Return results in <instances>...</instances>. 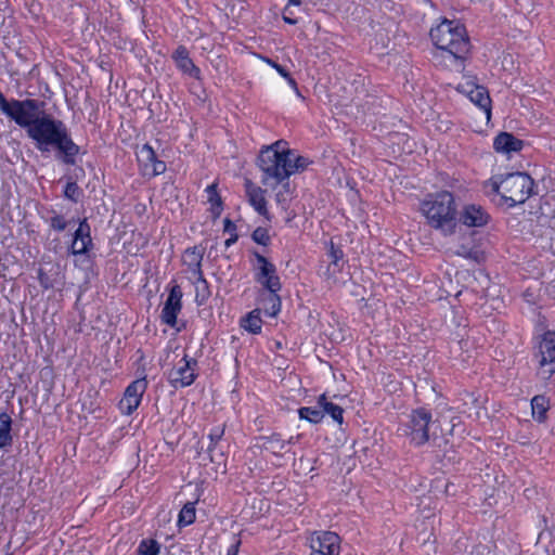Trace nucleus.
<instances>
[{
	"label": "nucleus",
	"mask_w": 555,
	"mask_h": 555,
	"mask_svg": "<svg viewBox=\"0 0 555 555\" xmlns=\"http://www.w3.org/2000/svg\"><path fill=\"white\" fill-rule=\"evenodd\" d=\"M137 158L145 176H157L166 170L165 163L156 159L155 152L149 144L142 145L137 151Z\"/></svg>",
	"instance_id": "nucleus-14"
},
{
	"label": "nucleus",
	"mask_w": 555,
	"mask_h": 555,
	"mask_svg": "<svg viewBox=\"0 0 555 555\" xmlns=\"http://www.w3.org/2000/svg\"><path fill=\"white\" fill-rule=\"evenodd\" d=\"M138 553L139 555H158L159 544L152 539L143 540L139 545Z\"/></svg>",
	"instance_id": "nucleus-29"
},
{
	"label": "nucleus",
	"mask_w": 555,
	"mask_h": 555,
	"mask_svg": "<svg viewBox=\"0 0 555 555\" xmlns=\"http://www.w3.org/2000/svg\"><path fill=\"white\" fill-rule=\"evenodd\" d=\"M262 60L268 65L273 67L282 77L287 76V70L283 66L279 65L278 63H275L274 61H272L271 59H268V57H262Z\"/></svg>",
	"instance_id": "nucleus-38"
},
{
	"label": "nucleus",
	"mask_w": 555,
	"mask_h": 555,
	"mask_svg": "<svg viewBox=\"0 0 555 555\" xmlns=\"http://www.w3.org/2000/svg\"><path fill=\"white\" fill-rule=\"evenodd\" d=\"M457 90L469 98L486 114L487 119L490 118L491 100L485 87L477 85L474 79L467 78L459 85Z\"/></svg>",
	"instance_id": "nucleus-11"
},
{
	"label": "nucleus",
	"mask_w": 555,
	"mask_h": 555,
	"mask_svg": "<svg viewBox=\"0 0 555 555\" xmlns=\"http://www.w3.org/2000/svg\"><path fill=\"white\" fill-rule=\"evenodd\" d=\"M260 302L262 305L264 313L269 317H275L281 310V305H280L278 310L274 313L272 312V310H274V309L272 308V306H273L272 302L269 300V293L261 296Z\"/></svg>",
	"instance_id": "nucleus-33"
},
{
	"label": "nucleus",
	"mask_w": 555,
	"mask_h": 555,
	"mask_svg": "<svg viewBox=\"0 0 555 555\" xmlns=\"http://www.w3.org/2000/svg\"><path fill=\"white\" fill-rule=\"evenodd\" d=\"M291 441H284L279 436L262 438L261 448L270 453L279 454Z\"/></svg>",
	"instance_id": "nucleus-24"
},
{
	"label": "nucleus",
	"mask_w": 555,
	"mask_h": 555,
	"mask_svg": "<svg viewBox=\"0 0 555 555\" xmlns=\"http://www.w3.org/2000/svg\"><path fill=\"white\" fill-rule=\"evenodd\" d=\"M242 326L251 334H258L261 331L262 321L259 317V310L249 312L242 321Z\"/></svg>",
	"instance_id": "nucleus-25"
},
{
	"label": "nucleus",
	"mask_w": 555,
	"mask_h": 555,
	"mask_svg": "<svg viewBox=\"0 0 555 555\" xmlns=\"http://www.w3.org/2000/svg\"><path fill=\"white\" fill-rule=\"evenodd\" d=\"M196 517L195 505L193 502H188L181 508L178 516V526L185 527L194 522Z\"/></svg>",
	"instance_id": "nucleus-26"
},
{
	"label": "nucleus",
	"mask_w": 555,
	"mask_h": 555,
	"mask_svg": "<svg viewBox=\"0 0 555 555\" xmlns=\"http://www.w3.org/2000/svg\"><path fill=\"white\" fill-rule=\"evenodd\" d=\"M66 220L63 217L55 216L51 219V227L55 230L62 231L66 228Z\"/></svg>",
	"instance_id": "nucleus-37"
},
{
	"label": "nucleus",
	"mask_w": 555,
	"mask_h": 555,
	"mask_svg": "<svg viewBox=\"0 0 555 555\" xmlns=\"http://www.w3.org/2000/svg\"><path fill=\"white\" fill-rule=\"evenodd\" d=\"M70 149H72V155L74 153L78 152V150H79V147L77 145H75L73 142H72Z\"/></svg>",
	"instance_id": "nucleus-45"
},
{
	"label": "nucleus",
	"mask_w": 555,
	"mask_h": 555,
	"mask_svg": "<svg viewBox=\"0 0 555 555\" xmlns=\"http://www.w3.org/2000/svg\"><path fill=\"white\" fill-rule=\"evenodd\" d=\"M196 291H197V296H199V293L202 292V301L205 300L208 296L207 294V284L205 286H203L202 284H198V280L196 279Z\"/></svg>",
	"instance_id": "nucleus-39"
},
{
	"label": "nucleus",
	"mask_w": 555,
	"mask_h": 555,
	"mask_svg": "<svg viewBox=\"0 0 555 555\" xmlns=\"http://www.w3.org/2000/svg\"><path fill=\"white\" fill-rule=\"evenodd\" d=\"M246 196L248 198L249 204L254 207V209L261 216L269 218V211L267 208V199L264 196V190L260 186L255 185L251 181L247 180L245 182Z\"/></svg>",
	"instance_id": "nucleus-18"
},
{
	"label": "nucleus",
	"mask_w": 555,
	"mask_h": 555,
	"mask_svg": "<svg viewBox=\"0 0 555 555\" xmlns=\"http://www.w3.org/2000/svg\"><path fill=\"white\" fill-rule=\"evenodd\" d=\"M256 274L255 280L263 288L269 292V300L272 302V312L274 313L280 306L279 292L282 288L280 278L276 273V268L266 257L256 255Z\"/></svg>",
	"instance_id": "nucleus-7"
},
{
	"label": "nucleus",
	"mask_w": 555,
	"mask_h": 555,
	"mask_svg": "<svg viewBox=\"0 0 555 555\" xmlns=\"http://www.w3.org/2000/svg\"><path fill=\"white\" fill-rule=\"evenodd\" d=\"M307 165V159L289 150L284 141H276L263 147L258 158L261 183L270 189H276L289 176L304 170Z\"/></svg>",
	"instance_id": "nucleus-2"
},
{
	"label": "nucleus",
	"mask_w": 555,
	"mask_h": 555,
	"mask_svg": "<svg viewBox=\"0 0 555 555\" xmlns=\"http://www.w3.org/2000/svg\"><path fill=\"white\" fill-rule=\"evenodd\" d=\"M318 403L320 408L322 409L323 414L327 413L332 416V418L337 422L338 424L343 423V409L334 404L333 402L328 401L325 395H321L318 399Z\"/></svg>",
	"instance_id": "nucleus-22"
},
{
	"label": "nucleus",
	"mask_w": 555,
	"mask_h": 555,
	"mask_svg": "<svg viewBox=\"0 0 555 555\" xmlns=\"http://www.w3.org/2000/svg\"><path fill=\"white\" fill-rule=\"evenodd\" d=\"M224 222H225V229H228L230 227L231 222L229 220H225Z\"/></svg>",
	"instance_id": "nucleus-49"
},
{
	"label": "nucleus",
	"mask_w": 555,
	"mask_h": 555,
	"mask_svg": "<svg viewBox=\"0 0 555 555\" xmlns=\"http://www.w3.org/2000/svg\"><path fill=\"white\" fill-rule=\"evenodd\" d=\"M298 413L301 420H306L314 424L320 423L324 417L322 410L317 408H300Z\"/></svg>",
	"instance_id": "nucleus-28"
},
{
	"label": "nucleus",
	"mask_w": 555,
	"mask_h": 555,
	"mask_svg": "<svg viewBox=\"0 0 555 555\" xmlns=\"http://www.w3.org/2000/svg\"><path fill=\"white\" fill-rule=\"evenodd\" d=\"M222 436H223V428H220V427L215 428L209 435V438H210L209 447L216 448V443L221 439Z\"/></svg>",
	"instance_id": "nucleus-36"
},
{
	"label": "nucleus",
	"mask_w": 555,
	"mask_h": 555,
	"mask_svg": "<svg viewBox=\"0 0 555 555\" xmlns=\"http://www.w3.org/2000/svg\"><path fill=\"white\" fill-rule=\"evenodd\" d=\"M534 360L538 375L542 378H550L555 374V331H546L537 338Z\"/></svg>",
	"instance_id": "nucleus-8"
},
{
	"label": "nucleus",
	"mask_w": 555,
	"mask_h": 555,
	"mask_svg": "<svg viewBox=\"0 0 555 555\" xmlns=\"http://www.w3.org/2000/svg\"><path fill=\"white\" fill-rule=\"evenodd\" d=\"M44 102L38 100L8 101L0 92V109L18 126L26 128L28 135L42 151L57 147L64 163H69V154L64 142L66 129L43 111Z\"/></svg>",
	"instance_id": "nucleus-1"
},
{
	"label": "nucleus",
	"mask_w": 555,
	"mask_h": 555,
	"mask_svg": "<svg viewBox=\"0 0 555 555\" xmlns=\"http://www.w3.org/2000/svg\"><path fill=\"white\" fill-rule=\"evenodd\" d=\"M283 20H284L286 23H288V24H292V25L296 24V20H293V18H291V17H288V16H286V15H284V16H283Z\"/></svg>",
	"instance_id": "nucleus-44"
},
{
	"label": "nucleus",
	"mask_w": 555,
	"mask_h": 555,
	"mask_svg": "<svg viewBox=\"0 0 555 555\" xmlns=\"http://www.w3.org/2000/svg\"><path fill=\"white\" fill-rule=\"evenodd\" d=\"M63 189H64V194H65V196H69V193H70V190H69V180H67V181L64 183Z\"/></svg>",
	"instance_id": "nucleus-43"
},
{
	"label": "nucleus",
	"mask_w": 555,
	"mask_h": 555,
	"mask_svg": "<svg viewBox=\"0 0 555 555\" xmlns=\"http://www.w3.org/2000/svg\"><path fill=\"white\" fill-rule=\"evenodd\" d=\"M197 361L184 356L169 372V383L175 388H182L192 385L197 376Z\"/></svg>",
	"instance_id": "nucleus-10"
},
{
	"label": "nucleus",
	"mask_w": 555,
	"mask_h": 555,
	"mask_svg": "<svg viewBox=\"0 0 555 555\" xmlns=\"http://www.w3.org/2000/svg\"><path fill=\"white\" fill-rule=\"evenodd\" d=\"M289 3L291 4H295V5H299L300 4V0H289Z\"/></svg>",
	"instance_id": "nucleus-48"
},
{
	"label": "nucleus",
	"mask_w": 555,
	"mask_h": 555,
	"mask_svg": "<svg viewBox=\"0 0 555 555\" xmlns=\"http://www.w3.org/2000/svg\"><path fill=\"white\" fill-rule=\"evenodd\" d=\"M460 220L466 227H483L489 221V215L479 205H467L460 215Z\"/></svg>",
	"instance_id": "nucleus-17"
},
{
	"label": "nucleus",
	"mask_w": 555,
	"mask_h": 555,
	"mask_svg": "<svg viewBox=\"0 0 555 555\" xmlns=\"http://www.w3.org/2000/svg\"><path fill=\"white\" fill-rule=\"evenodd\" d=\"M310 555H339L340 538L332 531L313 532L309 538Z\"/></svg>",
	"instance_id": "nucleus-9"
},
{
	"label": "nucleus",
	"mask_w": 555,
	"mask_h": 555,
	"mask_svg": "<svg viewBox=\"0 0 555 555\" xmlns=\"http://www.w3.org/2000/svg\"><path fill=\"white\" fill-rule=\"evenodd\" d=\"M258 234H259V230L255 231V233H254V237H255V240H256L257 242L262 243V241H261L260 238H258Z\"/></svg>",
	"instance_id": "nucleus-47"
},
{
	"label": "nucleus",
	"mask_w": 555,
	"mask_h": 555,
	"mask_svg": "<svg viewBox=\"0 0 555 555\" xmlns=\"http://www.w3.org/2000/svg\"><path fill=\"white\" fill-rule=\"evenodd\" d=\"M435 425L431 413L420 408L413 410L405 422H402L399 431L408 437L411 443L422 446L430 438V429Z\"/></svg>",
	"instance_id": "nucleus-6"
},
{
	"label": "nucleus",
	"mask_w": 555,
	"mask_h": 555,
	"mask_svg": "<svg viewBox=\"0 0 555 555\" xmlns=\"http://www.w3.org/2000/svg\"><path fill=\"white\" fill-rule=\"evenodd\" d=\"M532 416L542 423L546 420V413L550 409V401L544 396H535L531 400Z\"/></svg>",
	"instance_id": "nucleus-21"
},
{
	"label": "nucleus",
	"mask_w": 555,
	"mask_h": 555,
	"mask_svg": "<svg viewBox=\"0 0 555 555\" xmlns=\"http://www.w3.org/2000/svg\"><path fill=\"white\" fill-rule=\"evenodd\" d=\"M331 262L334 267V273H338L341 270V264L339 263L343 258V253L338 249H335L333 246L330 251Z\"/></svg>",
	"instance_id": "nucleus-34"
},
{
	"label": "nucleus",
	"mask_w": 555,
	"mask_h": 555,
	"mask_svg": "<svg viewBox=\"0 0 555 555\" xmlns=\"http://www.w3.org/2000/svg\"><path fill=\"white\" fill-rule=\"evenodd\" d=\"M280 189L275 194V201L278 204L282 205L283 208H285V204L289 196V184L286 181H283L281 184L278 185Z\"/></svg>",
	"instance_id": "nucleus-30"
},
{
	"label": "nucleus",
	"mask_w": 555,
	"mask_h": 555,
	"mask_svg": "<svg viewBox=\"0 0 555 555\" xmlns=\"http://www.w3.org/2000/svg\"><path fill=\"white\" fill-rule=\"evenodd\" d=\"M182 292L179 285H175L165 301L164 308L162 310V321L169 325L175 326L177 323V317L181 311L182 304Z\"/></svg>",
	"instance_id": "nucleus-15"
},
{
	"label": "nucleus",
	"mask_w": 555,
	"mask_h": 555,
	"mask_svg": "<svg viewBox=\"0 0 555 555\" xmlns=\"http://www.w3.org/2000/svg\"><path fill=\"white\" fill-rule=\"evenodd\" d=\"M232 243V240H228L225 244L229 246Z\"/></svg>",
	"instance_id": "nucleus-50"
},
{
	"label": "nucleus",
	"mask_w": 555,
	"mask_h": 555,
	"mask_svg": "<svg viewBox=\"0 0 555 555\" xmlns=\"http://www.w3.org/2000/svg\"><path fill=\"white\" fill-rule=\"evenodd\" d=\"M76 195V188H74V183L72 182V199H74Z\"/></svg>",
	"instance_id": "nucleus-46"
},
{
	"label": "nucleus",
	"mask_w": 555,
	"mask_h": 555,
	"mask_svg": "<svg viewBox=\"0 0 555 555\" xmlns=\"http://www.w3.org/2000/svg\"><path fill=\"white\" fill-rule=\"evenodd\" d=\"M11 417L8 414L0 415V448L11 442Z\"/></svg>",
	"instance_id": "nucleus-27"
},
{
	"label": "nucleus",
	"mask_w": 555,
	"mask_h": 555,
	"mask_svg": "<svg viewBox=\"0 0 555 555\" xmlns=\"http://www.w3.org/2000/svg\"><path fill=\"white\" fill-rule=\"evenodd\" d=\"M208 452L210 454V460L214 463H217V472L220 470L222 474L225 473V459L223 453H216V448L208 447Z\"/></svg>",
	"instance_id": "nucleus-31"
},
{
	"label": "nucleus",
	"mask_w": 555,
	"mask_h": 555,
	"mask_svg": "<svg viewBox=\"0 0 555 555\" xmlns=\"http://www.w3.org/2000/svg\"><path fill=\"white\" fill-rule=\"evenodd\" d=\"M241 543L242 542H241V539L238 538V535L233 534L232 538H231V543H230V546L228 548L227 555H237L240 546H241Z\"/></svg>",
	"instance_id": "nucleus-35"
},
{
	"label": "nucleus",
	"mask_w": 555,
	"mask_h": 555,
	"mask_svg": "<svg viewBox=\"0 0 555 555\" xmlns=\"http://www.w3.org/2000/svg\"><path fill=\"white\" fill-rule=\"evenodd\" d=\"M147 388V380L138 378L133 380L125 390L122 399L119 401V409L122 414L130 415L138 409L142 397Z\"/></svg>",
	"instance_id": "nucleus-13"
},
{
	"label": "nucleus",
	"mask_w": 555,
	"mask_h": 555,
	"mask_svg": "<svg viewBox=\"0 0 555 555\" xmlns=\"http://www.w3.org/2000/svg\"><path fill=\"white\" fill-rule=\"evenodd\" d=\"M173 60L177 66L185 74L199 78L201 70L198 67L194 65L192 60L189 56V52L184 47H179L173 53Z\"/></svg>",
	"instance_id": "nucleus-20"
},
{
	"label": "nucleus",
	"mask_w": 555,
	"mask_h": 555,
	"mask_svg": "<svg viewBox=\"0 0 555 555\" xmlns=\"http://www.w3.org/2000/svg\"><path fill=\"white\" fill-rule=\"evenodd\" d=\"M453 254L457 255V256H461V257H464V258L474 259V260H478L479 259L478 251L473 250L472 248L466 247L464 245H462L459 248L454 249Z\"/></svg>",
	"instance_id": "nucleus-32"
},
{
	"label": "nucleus",
	"mask_w": 555,
	"mask_h": 555,
	"mask_svg": "<svg viewBox=\"0 0 555 555\" xmlns=\"http://www.w3.org/2000/svg\"><path fill=\"white\" fill-rule=\"evenodd\" d=\"M421 210L430 227L441 231L444 235L455 233L457 228L456 207L450 192L443 191L428 196L423 201Z\"/></svg>",
	"instance_id": "nucleus-4"
},
{
	"label": "nucleus",
	"mask_w": 555,
	"mask_h": 555,
	"mask_svg": "<svg viewBox=\"0 0 555 555\" xmlns=\"http://www.w3.org/2000/svg\"><path fill=\"white\" fill-rule=\"evenodd\" d=\"M204 257V248L194 246L191 248H188L183 256L182 261L183 263L189 268L191 272L197 278L198 284H202L203 286L206 285V280L203 276L202 272V260Z\"/></svg>",
	"instance_id": "nucleus-16"
},
{
	"label": "nucleus",
	"mask_w": 555,
	"mask_h": 555,
	"mask_svg": "<svg viewBox=\"0 0 555 555\" xmlns=\"http://www.w3.org/2000/svg\"><path fill=\"white\" fill-rule=\"evenodd\" d=\"M336 274L337 273H334V267H333V263L331 262L328 264L326 271L324 272V275L326 276L327 280L336 281Z\"/></svg>",
	"instance_id": "nucleus-40"
},
{
	"label": "nucleus",
	"mask_w": 555,
	"mask_h": 555,
	"mask_svg": "<svg viewBox=\"0 0 555 555\" xmlns=\"http://www.w3.org/2000/svg\"><path fill=\"white\" fill-rule=\"evenodd\" d=\"M74 176L76 178V181H80L82 177H85V170L82 168H75L74 169Z\"/></svg>",
	"instance_id": "nucleus-42"
},
{
	"label": "nucleus",
	"mask_w": 555,
	"mask_h": 555,
	"mask_svg": "<svg viewBox=\"0 0 555 555\" xmlns=\"http://www.w3.org/2000/svg\"><path fill=\"white\" fill-rule=\"evenodd\" d=\"M284 79H286L287 83L292 87V89H294L297 93L299 92L298 90V86H297V82L295 81V79L289 75V73L287 72V76H283Z\"/></svg>",
	"instance_id": "nucleus-41"
},
{
	"label": "nucleus",
	"mask_w": 555,
	"mask_h": 555,
	"mask_svg": "<svg viewBox=\"0 0 555 555\" xmlns=\"http://www.w3.org/2000/svg\"><path fill=\"white\" fill-rule=\"evenodd\" d=\"M207 194V202L210 205V211L215 218L219 217L222 211L221 197L217 192V184L212 183L205 190Z\"/></svg>",
	"instance_id": "nucleus-23"
},
{
	"label": "nucleus",
	"mask_w": 555,
	"mask_h": 555,
	"mask_svg": "<svg viewBox=\"0 0 555 555\" xmlns=\"http://www.w3.org/2000/svg\"><path fill=\"white\" fill-rule=\"evenodd\" d=\"M492 191L502 195L509 205L522 204L531 194L533 181L524 172H514L506 176H495L490 179Z\"/></svg>",
	"instance_id": "nucleus-5"
},
{
	"label": "nucleus",
	"mask_w": 555,
	"mask_h": 555,
	"mask_svg": "<svg viewBox=\"0 0 555 555\" xmlns=\"http://www.w3.org/2000/svg\"><path fill=\"white\" fill-rule=\"evenodd\" d=\"M92 247V238L90 234V225L86 220L81 221L78 228L75 230L74 238L72 240V254L82 257V263L85 269L91 268V261L89 258V249Z\"/></svg>",
	"instance_id": "nucleus-12"
},
{
	"label": "nucleus",
	"mask_w": 555,
	"mask_h": 555,
	"mask_svg": "<svg viewBox=\"0 0 555 555\" xmlns=\"http://www.w3.org/2000/svg\"><path fill=\"white\" fill-rule=\"evenodd\" d=\"M430 37L446 61L459 63L469 51L465 28L457 22L443 21L431 29Z\"/></svg>",
	"instance_id": "nucleus-3"
},
{
	"label": "nucleus",
	"mask_w": 555,
	"mask_h": 555,
	"mask_svg": "<svg viewBox=\"0 0 555 555\" xmlns=\"http://www.w3.org/2000/svg\"><path fill=\"white\" fill-rule=\"evenodd\" d=\"M493 147L498 153L511 154L522 149V141L515 138L512 133L502 132L495 137Z\"/></svg>",
	"instance_id": "nucleus-19"
}]
</instances>
